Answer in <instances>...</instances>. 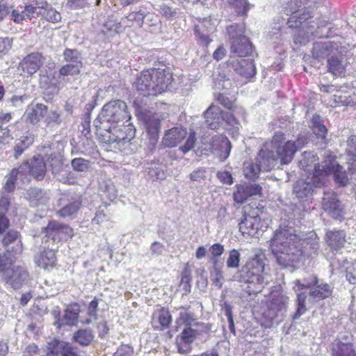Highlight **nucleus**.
<instances>
[{
  "instance_id": "obj_32",
  "label": "nucleus",
  "mask_w": 356,
  "mask_h": 356,
  "mask_svg": "<svg viewBox=\"0 0 356 356\" xmlns=\"http://www.w3.org/2000/svg\"><path fill=\"white\" fill-rule=\"evenodd\" d=\"M24 197L29 200L31 204L38 206V204H46L48 201L46 192L37 188H30L24 194Z\"/></svg>"
},
{
  "instance_id": "obj_27",
  "label": "nucleus",
  "mask_w": 356,
  "mask_h": 356,
  "mask_svg": "<svg viewBox=\"0 0 356 356\" xmlns=\"http://www.w3.org/2000/svg\"><path fill=\"white\" fill-rule=\"evenodd\" d=\"M35 5L38 6L39 11L38 14L44 19L51 23H58L61 21V15L47 1H37Z\"/></svg>"
},
{
  "instance_id": "obj_3",
  "label": "nucleus",
  "mask_w": 356,
  "mask_h": 356,
  "mask_svg": "<svg viewBox=\"0 0 356 356\" xmlns=\"http://www.w3.org/2000/svg\"><path fill=\"white\" fill-rule=\"evenodd\" d=\"M264 266V255L257 254L234 275V280L248 284L250 294L259 293L268 282L262 274Z\"/></svg>"
},
{
  "instance_id": "obj_14",
  "label": "nucleus",
  "mask_w": 356,
  "mask_h": 356,
  "mask_svg": "<svg viewBox=\"0 0 356 356\" xmlns=\"http://www.w3.org/2000/svg\"><path fill=\"white\" fill-rule=\"evenodd\" d=\"M63 56L66 63L60 68L59 75L62 76L79 75L83 67L81 53L75 49H66L63 51Z\"/></svg>"
},
{
  "instance_id": "obj_61",
  "label": "nucleus",
  "mask_w": 356,
  "mask_h": 356,
  "mask_svg": "<svg viewBox=\"0 0 356 356\" xmlns=\"http://www.w3.org/2000/svg\"><path fill=\"white\" fill-rule=\"evenodd\" d=\"M206 171L202 168H199L195 170H193L190 174V179L193 181L202 182L206 178Z\"/></svg>"
},
{
  "instance_id": "obj_6",
  "label": "nucleus",
  "mask_w": 356,
  "mask_h": 356,
  "mask_svg": "<svg viewBox=\"0 0 356 356\" xmlns=\"http://www.w3.org/2000/svg\"><path fill=\"white\" fill-rule=\"evenodd\" d=\"M312 11L309 8H303L299 12L291 14L286 24L290 29H298L294 35L296 43L305 44L318 28L314 22Z\"/></svg>"
},
{
  "instance_id": "obj_50",
  "label": "nucleus",
  "mask_w": 356,
  "mask_h": 356,
  "mask_svg": "<svg viewBox=\"0 0 356 356\" xmlns=\"http://www.w3.org/2000/svg\"><path fill=\"white\" fill-rule=\"evenodd\" d=\"M241 260L240 252L235 249L229 252V256L226 260V266L228 268H236L239 266Z\"/></svg>"
},
{
  "instance_id": "obj_41",
  "label": "nucleus",
  "mask_w": 356,
  "mask_h": 356,
  "mask_svg": "<svg viewBox=\"0 0 356 356\" xmlns=\"http://www.w3.org/2000/svg\"><path fill=\"white\" fill-rule=\"evenodd\" d=\"M335 92V103L341 105H349L354 103V99L352 97L353 91L348 87L341 88L339 90H336Z\"/></svg>"
},
{
  "instance_id": "obj_60",
  "label": "nucleus",
  "mask_w": 356,
  "mask_h": 356,
  "mask_svg": "<svg viewBox=\"0 0 356 356\" xmlns=\"http://www.w3.org/2000/svg\"><path fill=\"white\" fill-rule=\"evenodd\" d=\"M215 99L220 104L226 108L231 110L234 107V102L231 100L224 94L218 93L217 95H216Z\"/></svg>"
},
{
  "instance_id": "obj_7",
  "label": "nucleus",
  "mask_w": 356,
  "mask_h": 356,
  "mask_svg": "<svg viewBox=\"0 0 356 356\" xmlns=\"http://www.w3.org/2000/svg\"><path fill=\"white\" fill-rule=\"evenodd\" d=\"M324 162L320 170H317L312 176L306 179L297 180L293 186V194L298 199H308L312 197L314 188L324 186L328 181L327 164Z\"/></svg>"
},
{
  "instance_id": "obj_18",
  "label": "nucleus",
  "mask_w": 356,
  "mask_h": 356,
  "mask_svg": "<svg viewBox=\"0 0 356 356\" xmlns=\"http://www.w3.org/2000/svg\"><path fill=\"white\" fill-rule=\"evenodd\" d=\"M45 356H78V353L70 343L54 339L47 343Z\"/></svg>"
},
{
  "instance_id": "obj_45",
  "label": "nucleus",
  "mask_w": 356,
  "mask_h": 356,
  "mask_svg": "<svg viewBox=\"0 0 356 356\" xmlns=\"http://www.w3.org/2000/svg\"><path fill=\"white\" fill-rule=\"evenodd\" d=\"M307 296L305 293H300L297 294L296 298V312L293 315L292 318L293 320L298 319L302 315H303L307 308L305 306Z\"/></svg>"
},
{
  "instance_id": "obj_42",
  "label": "nucleus",
  "mask_w": 356,
  "mask_h": 356,
  "mask_svg": "<svg viewBox=\"0 0 356 356\" xmlns=\"http://www.w3.org/2000/svg\"><path fill=\"white\" fill-rule=\"evenodd\" d=\"M209 23V21L204 20L201 24L195 25V26L196 36L201 44L204 46H207L211 41L208 33L212 31L213 28H211L210 30H207V31L205 29L206 24Z\"/></svg>"
},
{
  "instance_id": "obj_49",
  "label": "nucleus",
  "mask_w": 356,
  "mask_h": 356,
  "mask_svg": "<svg viewBox=\"0 0 356 356\" xmlns=\"http://www.w3.org/2000/svg\"><path fill=\"white\" fill-rule=\"evenodd\" d=\"M148 175L153 180L162 179L164 177V172L161 165L158 163H151L150 166L146 170Z\"/></svg>"
},
{
  "instance_id": "obj_1",
  "label": "nucleus",
  "mask_w": 356,
  "mask_h": 356,
  "mask_svg": "<svg viewBox=\"0 0 356 356\" xmlns=\"http://www.w3.org/2000/svg\"><path fill=\"white\" fill-rule=\"evenodd\" d=\"M318 238L314 232L309 236L289 225L280 226L270 241V249L277 263L287 268L299 261L304 254L318 250Z\"/></svg>"
},
{
  "instance_id": "obj_19",
  "label": "nucleus",
  "mask_w": 356,
  "mask_h": 356,
  "mask_svg": "<svg viewBox=\"0 0 356 356\" xmlns=\"http://www.w3.org/2000/svg\"><path fill=\"white\" fill-rule=\"evenodd\" d=\"M305 143V139L298 138L296 141L288 140L282 146H277L276 154L282 164H288L293 159L296 151Z\"/></svg>"
},
{
  "instance_id": "obj_17",
  "label": "nucleus",
  "mask_w": 356,
  "mask_h": 356,
  "mask_svg": "<svg viewBox=\"0 0 356 356\" xmlns=\"http://www.w3.org/2000/svg\"><path fill=\"white\" fill-rule=\"evenodd\" d=\"M42 230L45 236L51 238L54 241L67 240L74 234L72 228L57 221H50Z\"/></svg>"
},
{
  "instance_id": "obj_16",
  "label": "nucleus",
  "mask_w": 356,
  "mask_h": 356,
  "mask_svg": "<svg viewBox=\"0 0 356 356\" xmlns=\"http://www.w3.org/2000/svg\"><path fill=\"white\" fill-rule=\"evenodd\" d=\"M10 264L8 260V264L6 269L0 271L3 273V280L10 286L13 289H19L26 284L29 281V273L27 270L21 266H14L9 268Z\"/></svg>"
},
{
  "instance_id": "obj_63",
  "label": "nucleus",
  "mask_w": 356,
  "mask_h": 356,
  "mask_svg": "<svg viewBox=\"0 0 356 356\" xmlns=\"http://www.w3.org/2000/svg\"><path fill=\"white\" fill-rule=\"evenodd\" d=\"M45 121L48 124L54 123L56 125H60L62 122V119L60 118V114L56 111H51Z\"/></svg>"
},
{
  "instance_id": "obj_47",
  "label": "nucleus",
  "mask_w": 356,
  "mask_h": 356,
  "mask_svg": "<svg viewBox=\"0 0 356 356\" xmlns=\"http://www.w3.org/2000/svg\"><path fill=\"white\" fill-rule=\"evenodd\" d=\"M154 318L158 321L163 327H168L172 321L170 312L162 308L154 314Z\"/></svg>"
},
{
  "instance_id": "obj_38",
  "label": "nucleus",
  "mask_w": 356,
  "mask_h": 356,
  "mask_svg": "<svg viewBox=\"0 0 356 356\" xmlns=\"http://www.w3.org/2000/svg\"><path fill=\"white\" fill-rule=\"evenodd\" d=\"M34 136L31 134H26L21 136L15 140L14 146V157L17 159L18 157L27 149L33 143Z\"/></svg>"
},
{
  "instance_id": "obj_52",
  "label": "nucleus",
  "mask_w": 356,
  "mask_h": 356,
  "mask_svg": "<svg viewBox=\"0 0 356 356\" xmlns=\"http://www.w3.org/2000/svg\"><path fill=\"white\" fill-rule=\"evenodd\" d=\"M342 166L335 164V182L340 186H346L349 184V178L345 171L342 172Z\"/></svg>"
},
{
  "instance_id": "obj_4",
  "label": "nucleus",
  "mask_w": 356,
  "mask_h": 356,
  "mask_svg": "<svg viewBox=\"0 0 356 356\" xmlns=\"http://www.w3.org/2000/svg\"><path fill=\"white\" fill-rule=\"evenodd\" d=\"M130 119L127 104L120 99L111 100L104 105L94 121V126L97 129L106 130L109 126L118 125L124 120L128 122Z\"/></svg>"
},
{
  "instance_id": "obj_28",
  "label": "nucleus",
  "mask_w": 356,
  "mask_h": 356,
  "mask_svg": "<svg viewBox=\"0 0 356 356\" xmlns=\"http://www.w3.org/2000/svg\"><path fill=\"white\" fill-rule=\"evenodd\" d=\"M277 160L276 153L266 147L259 151L257 158V163L264 171H269L273 168L277 164Z\"/></svg>"
},
{
  "instance_id": "obj_22",
  "label": "nucleus",
  "mask_w": 356,
  "mask_h": 356,
  "mask_svg": "<svg viewBox=\"0 0 356 356\" xmlns=\"http://www.w3.org/2000/svg\"><path fill=\"white\" fill-rule=\"evenodd\" d=\"M229 65L238 74L250 78L256 74V67L252 59L237 58L229 61Z\"/></svg>"
},
{
  "instance_id": "obj_11",
  "label": "nucleus",
  "mask_w": 356,
  "mask_h": 356,
  "mask_svg": "<svg viewBox=\"0 0 356 356\" xmlns=\"http://www.w3.org/2000/svg\"><path fill=\"white\" fill-rule=\"evenodd\" d=\"M57 204L60 207L56 211L59 217L74 218L81 209L82 196L75 191H68L60 195Z\"/></svg>"
},
{
  "instance_id": "obj_53",
  "label": "nucleus",
  "mask_w": 356,
  "mask_h": 356,
  "mask_svg": "<svg viewBox=\"0 0 356 356\" xmlns=\"http://www.w3.org/2000/svg\"><path fill=\"white\" fill-rule=\"evenodd\" d=\"M47 164L51 168L53 174H57L60 172L63 166L61 159L56 154H50L47 159Z\"/></svg>"
},
{
  "instance_id": "obj_10",
  "label": "nucleus",
  "mask_w": 356,
  "mask_h": 356,
  "mask_svg": "<svg viewBox=\"0 0 356 356\" xmlns=\"http://www.w3.org/2000/svg\"><path fill=\"white\" fill-rule=\"evenodd\" d=\"M239 230L243 235L259 237L264 232L263 225L259 217V209L250 205L244 207L243 218L238 224Z\"/></svg>"
},
{
  "instance_id": "obj_23",
  "label": "nucleus",
  "mask_w": 356,
  "mask_h": 356,
  "mask_svg": "<svg viewBox=\"0 0 356 356\" xmlns=\"http://www.w3.org/2000/svg\"><path fill=\"white\" fill-rule=\"evenodd\" d=\"M44 58L39 52L28 54L19 63V67L29 75L34 74L42 66Z\"/></svg>"
},
{
  "instance_id": "obj_40",
  "label": "nucleus",
  "mask_w": 356,
  "mask_h": 356,
  "mask_svg": "<svg viewBox=\"0 0 356 356\" xmlns=\"http://www.w3.org/2000/svg\"><path fill=\"white\" fill-rule=\"evenodd\" d=\"M47 111V107L42 104H37L26 113V119L32 124H35L42 118Z\"/></svg>"
},
{
  "instance_id": "obj_31",
  "label": "nucleus",
  "mask_w": 356,
  "mask_h": 356,
  "mask_svg": "<svg viewBox=\"0 0 356 356\" xmlns=\"http://www.w3.org/2000/svg\"><path fill=\"white\" fill-rule=\"evenodd\" d=\"M160 120L155 115L149 116L145 120L147 133L149 137L151 144H155L159 139L160 131Z\"/></svg>"
},
{
  "instance_id": "obj_54",
  "label": "nucleus",
  "mask_w": 356,
  "mask_h": 356,
  "mask_svg": "<svg viewBox=\"0 0 356 356\" xmlns=\"http://www.w3.org/2000/svg\"><path fill=\"white\" fill-rule=\"evenodd\" d=\"M229 3L236 8L238 15H246L249 10V4L246 0H228Z\"/></svg>"
},
{
  "instance_id": "obj_25",
  "label": "nucleus",
  "mask_w": 356,
  "mask_h": 356,
  "mask_svg": "<svg viewBox=\"0 0 356 356\" xmlns=\"http://www.w3.org/2000/svg\"><path fill=\"white\" fill-rule=\"evenodd\" d=\"M206 125L211 129H218L223 126V111L218 106L211 104L204 113Z\"/></svg>"
},
{
  "instance_id": "obj_43",
  "label": "nucleus",
  "mask_w": 356,
  "mask_h": 356,
  "mask_svg": "<svg viewBox=\"0 0 356 356\" xmlns=\"http://www.w3.org/2000/svg\"><path fill=\"white\" fill-rule=\"evenodd\" d=\"M24 178L22 173L18 171V168H13L7 177V181L3 187L5 191L8 193L7 194L14 191L17 179H20L23 180Z\"/></svg>"
},
{
  "instance_id": "obj_13",
  "label": "nucleus",
  "mask_w": 356,
  "mask_h": 356,
  "mask_svg": "<svg viewBox=\"0 0 356 356\" xmlns=\"http://www.w3.org/2000/svg\"><path fill=\"white\" fill-rule=\"evenodd\" d=\"M318 159L316 156L311 152H305L301 154V159L299 161V167L307 172L309 176H312L314 172L321 168L324 162L327 163L328 178L334 172V155L331 152L325 151L323 154V160L321 163H317Z\"/></svg>"
},
{
  "instance_id": "obj_8",
  "label": "nucleus",
  "mask_w": 356,
  "mask_h": 356,
  "mask_svg": "<svg viewBox=\"0 0 356 356\" xmlns=\"http://www.w3.org/2000/svg\"><path fill=\"white\" fill-rule=\"evenodd\" d=\"M185 138L186 140L184 145L179 147V150L186 154L194 147L196 141L195 132L191 131L188 135L186 129L175 127L167 130L162 138L161 144L165 147H173L177 146Z\"/></svg>"
},
{
  "instance_id": "obj_51",
  "label": "nucleus",
  "mask_w": 356,
  "mask_h": 356,
  "mask_svg": "<svg viewBox=\"0 0 356 356\" xmlns=\"http://www.w3.org/2000/svg\"><path fill=\"white\" fill-rule=\"evenodd\" d=\"M312 129L314 133L321 138H325L327 134L326 127L321 123L319 116H314L312 118Z\"/></svg>"
},
{
  "instance_id": "obj_62",
  "label": "nucleus",
  "mask_w": 356,
  "mask_h": 356,
  "mask_svg": "<svg viewBox=\"0 0 356 356\" xmlns=\"http://www.w3.org/2000/svg\"><path fill=\"white\" fill-rule=\"evenodd\" d=\"M224 124L232 128L238 129V123L233 114L223 111V125Z\"/></svg>"
},
{
  "instance_id": "obj_59",
  "label": "nucleus",
  "mask_w": 356,
  "mask_h": 356,
  "mask_svg": "<svg viewBox=\"0 0 356 356\" xmlns=\"http://www.w3.org/2000/svg\"><path fill=\"white\" fill-rule=\"evenodd\" d=\"M223 309L225 312V314L227 318V321L229 323V329L231 332L235 334V327L232 316V308L229 304L225 302L224 304Z\"/></svg>"
},
{
  "instance_id": "obj_5",
  "label": "nucleus",
  "mask_w": 356,
  "mask_h": 356,
  "mask_svg": "<svg viewBox=\"0 0 356 356\" xmlns=\"http://www.w3.org/2000/svg\"><path fill=\"white\" fill-rule=\"evenodd\" d=\"M213 325L209 323H195L194 327L184 326L182 331L176 337L178 352L186 354L191 351L192 343L195 341L206 342L213 332Z\"/></svg>"
},
{
  "instance_id": "obj_29",
  "label": "nucleus",
  "mask_w": 356,
  "mask_h": 356,
  "mask_svg": "<svg viewBox=\"0 0 356 356\" xmlns=\"http://www.w3.org/2000/svg\"><path fill=\"white\" fill-rule=\"evenodd\" d=\"M80 312L81 310L79 305L77 304L68 306L64 311L62 322H58V327H60L63 325H76L78 323Z\"/></svg>"
},
{
  "instance_id": "obj_33",
  "label": "nucleus",
  "mask_w": 356,
  "mask_h": 356,
  "mask_svg": "<svg viewBox=\"0 0 356 356\" xmlns=\"http://www.w3.org/2000/svg\"><path fill=\"white\" fill-rule=\"evenodd\" d=\"M37 265L43 268L53 267L56 263V255L53 250H44L35 256Z\"/></svg>"
},
{
  "instance_id": "obj_12",
  "label": "nucleus",
  "mask_w": 356,
  "mask_h": 356,
  "mask_svg": "<svg viewBox=\"0 0 356 356\" xmlns=\"http://www.w3.org/2000/svg\"><path fill=\"white\" fill-rule=\"evenodd\" d=\"M105 131L107 141L111 144L116 143L119 149L126 148L136 134V129L131 123L127 125L109 126Z\"/></svg>"
},
{
  "instance_id": "obj_30",
  "label": "nucleus",
  "mask_w": 356,
  "mask_h": 356,
  "mask_svg": "<svg viewBox=\"0 0 356 356\" xmlns=\"http://www.w3.org/2000/svg\"><path fill=\"white\" fill-rule=\"evenodd\" d=\"M93 331L89 328H80L75 331L72 337V341L81 346H88L94 340Z\"/></svg>"
},
{
  "instance_id": "obj_26",
  "label": "nucleus",
  "mask_w": 356,
  "mask_h": 356,
  "mask_svg": "<svg viewBox=\"0 0 356 356\" xmlns=\"http://www.w3.org/2000/svg\"><path fill=\"white\" fill-rule=\"evenodd\" d=\"M2 243L8 252L18 254L22 252V243L18 232L9 230L3 236Z\"/></svg>"
},
{
  "instance_id": "obj_15",
  "label": "nucleus",
  "mask_w": 356,
  "mask_h": 356,
  "mask_svg": "<svg viewBox=\"0 0 356 356\" xmlns=\"http://www.w3.org/2000/svg\"><path fill=\"white\" fill-rule=\"evenodd\" d=\"M17 168L24 178L30 175L37 180H42L46 175L47 164L41 155H37L24 161Z\"/></svg>"
},
{
  "instance_id": "obj_56",
  "label": "nucleus",
  "mask_w": 356,
  "mask_h": 356,
  "mask_svg": "<svg viewBox=\"0 0 356 356\" xmlns=\"http://www.w3.org/2000/svg\"><path fill=\"white\" fill-rule=\"evenodd\" d=\"M11 114L9 113H1L0 115V136L8 134V123L11 120Z\"/></svg>"
},
{
  "instance_id": "obj_44",
  "label": "nucleus",
  "mask_w": 356,
  "mask_h": 356,
  "mask_svg": "<svg viewBox=\"0 0 356 356\" xmlns=\"http://www.w3.org/2000/svg\"><path fill=\"white\" fill-rule=\"evenodd\" d=\"M261 170H262V169L257 163H254L250 161H247L243 164V174L247 178L254 179L257 177Z\"/></svg>"
},
{
  "instance_id": "obj_21",
  "label": "nucleus",
  "mask_w": 356,
  "mask_h": 356,
  "mask_svg": "<svg viewBox=\"0 0 356 356\" xmlns=\"http://www.w3.org/2000/svg\"><path fill=\"white\" fill-rule=\"evenodd\" d=\"M211 151L216 154L222 161L229 155L232 145L228 138L222 135H216L211 138L210 143Z\"/></svg>"
},
{
  "instance_id": "obj_36",
  "label": "nucleus",
  "mask_w": 356,
  "mask_h": 356,
  "mask_svg": "<svg viewBox=\"0 0 356 356\" xmlns=\"http://www.w3.org/2000/svg\"><path fill=\"white\" fill-rule=\"evenodd\" d=\"M347 143L348 169L353 173L356 172V135L349 136Z\"/></svg>"
},
{
  "instance_id": "obj_2",
  "label": "nucleus",
  "mask_w": 356,
  "mask_h": 356,
  "mask_svg": "<svg viewBox=\"0 0 356 356\" xmlns=\"http://www.w3.org/2000/svg\"><path fill=\"white\" fill-rule=\"evenodd\" d=\"M172 81L168 69L150 68L137 74L133 86L140 95L156 96L166 91Z\"/></svg>"
},
{
  "instance_id": "obj_20",
  "label": "nucleus",
  "mask_w": 356,
  "mask_h": 356,
  "mask_svg": "<svg viewBox=\"0 0 356 356\" xmlns=\"http://www.w3.org/2000/svg\"><path fill=\"white\" fill-rule=\"evenodd\" d=\"M313 56L319 60H325L327 70L334 74V49L332 42L316 44L314 49Z\"/></svg>"
},
{
  "instance_id": "obj_48",
  "label": "nucleus",
  "mask_w": 356,
  "mask_h": 356,
  "mask_svg": "<svg viewBox=\"0 0 356 356\" xmlns=\"http://www.w3.org/2000/svg\"><path fill=\"white\" fill-rule=\"evenodd\" d=\"M210 278L212 284L218 289L222 286L223 283V274L221 268L217 266H213L210 273Z\"/></svg>"
},
{
  "instance_id": "obj_35",
  "label": "nucleus",
  "mask_w": 356,
  "mask_h": 356,
  "mask_svg": "<svg viewBox=\"0 0 356 356\" xmlns=\"http://www.w3.org/2000/svg\"><path fill=\"white\" fill-rule=\"evenodd\" d=\"M314 286L309 291V295L314 299V301L325 298L331 294L330 286L327 284H318L316 277H314Z\"/></svg>"
},
{
  "instance_id": "obj_34",
  "label": "nucleus",
  "mask_w": 356,
  "mask_h": 356,
  "mask_svg": "<svg viewBox=\"0 0 356 356\" xmlns=\"http://www.w3.org/2000/svg\"><path fill=\"white\" fill-rule=\"evenodd\" d=\"M288 302V297L284 295L277 296L272 299L270 303V311L275 313V316H278L279 314L282 316L286 311Z\"/></svg>"
},
{
  "instance_id": "obj_55",
  "label": "nucleus",
  "mask_w": 356,
  "mask_h": 356,
  "mask_svg": "<svg viewBox=\"0 0 356 356\" xmlns=\"http://www.w3.org/2000/svg\"><path fill=\"white\" fill-rule=\"evenodd\" d=\"M101 187L106 197L109 200L113 201L117 197V191L113 184L104 182Z\"/></svg>"
},
{
  "instance_id": "obj_46",
  "label": "nucleus",
  "mask_w": 356,
  "mask_h": 356,
  "mask_svg": "<svg viewBox=\"0 0 356 356\" xmlns=\"http://www.w3.org/2000/svg\"><path fill=\"white\" fill-rule=\"evenodd\" d=\"M73 170L79 172H86L90 168V161L83 158H74L71 161Z\"/></svg>"
},
{
  "instance_id": "obj_37",
  "label": "nucleus",
  "mask_w": 356,
  "mask_h": 356,
  "mask_svg": "<svg viewBox=\"0 0 356 356\" xmlns=\"http://www.w3.org/2000/svg\"><path fill=\"white\" fill-rule=\"evenodd\" d=\"M347 143L348 169L353 173L356 172V135L349 136Z\"/></svg>"
},
{
  "instance_id": "obj_58",
  "label": "nucleus",
  "mask_w": 356,
  "mask_h": 356,
  "mask_svg": "<svg viewBox=\"0 0 356 356\" xmlns=\"http://www.w3.org/2000/svg\"><path fill=\"white\" fill-rule=\"evenodd\" d=\"M179 319L183 321L184 326L194 327L195 323V317L193 313L188 311L181 312L179 314Z\"/></svg>"
},
{
  "instance_id": "obj_24",
  "label": "nucleus",
  "mask_w": 356,
  "mask_h": 356,
  "mask_svg": "<svg viewBox=\"0 0 356 356\" xmlns=\"http://www.w3.org/2000/svg\"><path fill=\"white\" fill-rule=\"evenodd\" d=\"M261 190L262 188L259 184H240L237 186L236 191L234 192V200L238 204H243L249 197L260 194Z\"/></svg>"
},
{
  "instance_id": "obj_57",
  "label": "nucleus",
  "mask_w": 356,
  "mask_h": 356,
  "mask_svg": "<svg viewBox=\"0 0 356 356\" xmlns=\"http://www.w3.org/2000/svg\"><path fill=\"white\" fill-rule=\"evenodd\" d=\"M224 246L220 243H214L209 249L211 259H213L214 264L217 262L216 258L220 257L224 252Z\"/></svg>"
},
{
  "instance_id": "obj_64",
  "label": "nucleus",
  "mask_w": 356,
  "mask_h": 356,
  "mask_svg": "<svg viewBox=\"0 0 356 356\" xmlns=\"http://www.w3.org/2000/svg\"><path fill=\"white\" fill-rule=\"evenodd\" d=\"M323 207L332 216L334 215V199L330 196L324 197L323 198Z\"/></svg>"
},
{
  "instance_id": "obj_39",
  "label": "nucleus",
  "mask_w": 356,
  "mask_h": 356,
  "mask_svg": "<svg viewBox=\"0 0 356 356\" xmlns=\"http://www.w3.org/2000/svg\"><path fill=\"white\" fill-rule=\"evenodd\" d=\"M339 56L335 55V76L337 75V72L339 74H341L344 70L346 64V57L350 52V45L347 44L346 46L341 47L340 49L339 47L337 48Z\"/></svg>"
},
{
  "instance_id": "obj_9",
  "label": "nucleus",
  "mask_w": 356,
  "mask_h": 356,
  "mask_svg": "<svg viewBox=\"0 0 356 356\" xmlns=\"http://www.w3.org/2000/svg\"><path fill=\"white\" fill-rule=\"evenodd\" d=\"M231 40V52L238 57L248 56L252 51V44L244 35V24H235L227 28Z\"/></svg>"
}]
</instances>
